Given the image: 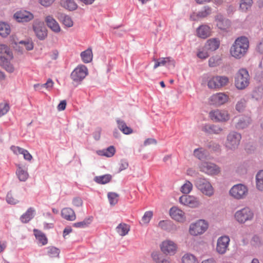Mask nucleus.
<instances>
[{
    "mask_svg": "<svg viewBox=\"0 0 263 263\" xmlns=\"http://www.w3.org/2000/svg\"><path fill=\"white\" fill-rule=\"evenodd\" d=\"M249 47L248 39L241 36L237 37L230 49L231 55L236 59H240L246 54Z\"/></svg>",
    "mask_w": 263,
    "mask_h": 263,
    "instance_id": "nucleus-1",
    "label": "nucleus"
},
{
    "mask_svg": "<svg viewBox=\"0 0 263 263\" xmlns=\"http://www.w3.org/2000/svg\"><path fill=\"white\" fill-rule=\"evenodd\" d=\"M250 83V76L246 68H241L235 77V85L239 90L245 89Z\"/></svg>",
    "mask_w": 263,
    "mask_h": 263,
    "instance_id": "nucleus-2",
    "label": "nucleus"
},
{
    "mask_svg": "<svg viewBox=\"0 0 263 263\" xmlns=\"http://www.w3.org/2000/svg\"><path fill=\"white\" fill-rule=\"evenodd\" d=\"M254 217L253 211L249 207H245L237 210L234 214L235 220L240 224L252 221Z\"/></svg>",
    "mask_w": 263,
    "mask_h": 263,
    "instance_id": "nucleus-3",
    "label": "nucleus"
},
{
    "mask_svg": "<svg viewBox=\"0 0 263 263\" xmlns=\"http://www.w3.org/2000/svg\"><path fill=\"white\" fill-rule=\"evenodd\" d=\"M195 184L196 187L204 195L211 197L214 194V189L208 179L198 178Z\"/></svg>",
    "mask_w": 263,
    "mask_h": 263,
    "instance_id": "nucleus-4",
    "label": "nucleus"
},
{
    "mask_svg": "<svg viewBox=\"0 0 263 263\" xmlns=\"http://www.w3.org/2000/svg\"><path fill=\"white\" fill-rule=\"evenodd\" d=\"M241 135L236 132H231L227 136L226 147L231 150L236 149L240 142Z\"/></svg>",
    "mask_w": 263,
    "mask_h": 263,
    "instance_id": "nucleus-5",
    "label": "nucleus"
},
{
    "mask_svg": "<svg viewBox=\"0 0 263 263\" xmlns=\"http://www.w3.org/2000/svg\"><path fill=\"white\" fill-rule=\"evenodd\" d=\"M88 74V69L86 66L80 65L78 66L72 71L71 79L76 83H80Z\"/></svg>",
    "mask_w": 263,
    "mask_h": 263,
    "instance_id": "nucleus-6",
    "label": "nucleus"
},
{
    "mask_svg": "<svg viewBox=\"0 0 263 263\" xmlns=\"http://www.w3.org/2000/svg\"><path fill=\"white\" fill-rule=\"evenodd\" d=\"M208 228V223L202 219H200L190 226V233L192 235L197 236L203 233Z\"/></svg>",
    "mask_w": 263,
    "mask_h": 263,
    "instance_id": "nucleus-7",
    "label": "nucleus"
},
{
    "mask_svg": "<svg viewBox=\"0 0 263 263\" xmlns=\"http://www.w3.org/2000/svg\"><path fill=\"white\" fill-rule=\"evenodd\" d=\"M200 171L208 175H216L220 172V168L216 164L209 162H202L199 165Z\"/></svg>",
    "mask_w": 263,
    "mask_h": 263,
    "instance_id": "nucleus-8",
    "label": "nucleus"
},
{
    "mask_svg": "<svg viewBox=\"0 0 263 263\" xmlns=\"http://www.w3.org/2000/svg\"><path fill=\"white\" fill-rule=\"evenodd\" d=\"M248 192L247 187L242 184L234 185L230 190V194L236 199H243Z\"/></svg>",
    "mask_w": 263,
    "mask_h": 263,
    "instance_id": "nucleus-9",
    "label": "nucleus"
},
{
    "mask_svg": "<svg viewBox=\"0 0 263 263\" xmlns=\"http://www.w3.org/2000/svg\"><path fill=\"white\" fill-rule=\"evenodd\" d=\"M229 82V78L226 76H216L212 78L208 83L210 88H219L226 85Z\"/></svg>",
    "mask_w": 263,
    "mask_h": 263,
    "instance_id": "nucleus-10",
    "label": "nucleus"
},
{
    "mask_svg": "<svg viewBox=\"0 0 263 263\" xmlns=\"http://www.w3.org/2000/svg\"><path fill=\"white\" fill-rule=\"evenodd\" d=\"M209 116L214 122H225L230 118L228 111L224 110H213L210 112Z\"/></svg>",
    "mask_w": 263,
    "mask_h": 263,
    "instance_id": "nucleus-11",
    "label": "nucleus"
},
{
    "mask_svg": "<svg viewBox=\"0 0 263 263\" xmlns=\"http://www.w3.org/2000/svg\"><path fill=\"white\" fill-rule=\"evenodd\" d=\"M179 202L182 204L192 208H197L200 204V202L196 197L188 195L181 196L179 198Z\"/></svg>",
    "mask_w": 263,
    "mask_h": 263,
    "instance_id": "nucleus-12",
    "label": "nucleus"
},
{
    "mask_svg": "<svg viewBox=\"0 0 263 263\" xmlns=\"http://www.w3.org/2000/svg\"><path fill=\"white\" fill-rule=\"evenodd\" d=\"M230 239L228 236L223 235L218 238L217 242L216 250L220 254H224L228 248Z\"/></svg>",
    "mask_w": 263,
    "mask_h": 263,
    "instance_id": "nucleus-13",
    "label": "nucleus"
},
{
    "mask_svg": "<svg viewBox=\"0 0 263 263\" xmlns=\"http://www.w3.org/2000/svg\"><path fill=\"white\" fill-rule=\"evenodd\" d=\"M161 251L167 255H174L177 250V245L170 240H166L162 242L161 245Z\"/></svg>",
    "mask_w": 263,
    "mask_h": 263,
    "instance_id": "nucleus-14",
    "label": "nucleus"
},
{
    "mask_svg": "<svg viewBox=\"0 0 263 263\" xmlns=\"http://www.w3.org/2000/svg\"><path fill=\"white\" fill-rule=\"evenodd\" d=\"M14 17L18 22H28L32 20L33 17V14L29 11L21 10L16 12L14 14Z\"/></svg>",
    "mask_w": 263,
    "mask_h": 263,
    "instance_id": "nucleus-15",
    "label": "nucleus"
},
{
    "mask_svg": "<svg viewBox=\"0 0 263 263\" xmlns=\"http://www.w3.org/2000/svg\"><path fill=\"white\" fill-rule=\"evenodd\" d=\"M153 60L155 62L154 69H156L159 66H165L166 64L167 66H172L173 67H174L175 66V60L170 57L160 58L158 59L154 58Z\"/></svg>",
    "mask_w": 263,
    "mask_h": 263,
    "instance_id": "nucleus-16",
    "label": "nucleus"
},
{
    "mask_svg": "<svg viewBox=\"0 0 263 263\" xmlns=\"http://www.w3.org/2000/svg\"><path fill=\"white\" fill-rule=\"evenodd\" d=\"M228 97L223 93L219 92L212 95L210 99L211 104L220 106L224 104L228 101Z\"/></svg>",
    "mask_w": 263,
    "mask_h": 263,
    "instance_id": "nucleus-17",
    "label": "nucleus"
},
{
    "mask_svg": "<svg viewBox=\"0 0 263 263\" xmlns=\"http://www.w3.org/2000/svg\"><path fill=\"white\" fill-rule=\"evenodd\" d=\"M216 25L221 30H226L230 26L229 20L225 18L221 14H218L215 17Z\"/></svg>",
    "mask_w": 263,
    "mask_h": 263,
    "instance_id": "nucleus-18",
    "label": "nucleus"
},
{
    "mask_svg": "<svg viewBox=\"0 0 263 263\" xmlns=\"http://www.w3.org/2000/svg\"><path fill=\"white\" fill-rule=\"evenodd\" d=\"M170 214L172 218L177 221H183L185 219L184 212L176 206L170 209Z\"/></svg>",
    "mask_w": 263,
    "mask_h": 263,
    "instance_id": "nucleus-19",
    "label": "nucleus"
},
{
    "mask_svg": "<svg viewBox=\"0 0 263 263\" xmlns=\"http://www.w3.org/2000/svg\"><path fill=\"white\" fill-rule=\"evenodd\" d=\"M36 37L40 40H44L47 36V29L45 26L40 24H36L33 27Z\"/></svg>",
    "mask_w": 263,
    "mask_h": 263,
    "instance_id": "nucleus-20",
    "label": "nucleus"
},
{
    "mask_svg": "<svg viewBox=\"0 0 263 263\" xmlns=\"http://www.w3.org/2000/svg\"><path fill=\"white\" fill-rule=\"evenodd\" d=\"M158 227L168 232L172 233L177 230L176 226L170 220H161L158 223Z\"/></svg>",
    "mask_w": 263,
    "mask_h": 263,
    "instance_id": "nucleus-21",
    "label": "nucleus"
},
{
    "mask_svg": "<svg viewBox=\"0 0 263 263\" xmlns=\"http://www.w3.org/2000/svg\"><path fill=\"white\" fill-rule=\"evenodd\" d=\"M45 22L47 26L54 32H59L60 27L56 20L51 15H48L45 18Z\"/></svg>",
    "mask_w": 263,
    "mask_h": 263,
    "instance_id": "nucleus-22",
    "label": "nucleus"
},
{
    "mask_svg": "<svg viewBox=\"0 0 263 263\" xmlns=\"http://www.w3.org/2000/svg\"><path fill=\"white\" fill-rule=\"evenodd\" d=\"M35 213V210L34 208L30 207L27 209L26 212L20 217V220L24 223H27L33 218Z\"/></svg>",
    "mask_w": 263,
    "mask_h": 263,
    "instance_id": "nucleus-23",
    "label": "nucleus"
},
{
    "mask_svg": "<svg viewBox=\"0 0 263 263\" xmlns=\"http://www.w3.org/2000/svg\"><path fill=\"white\" fill-rule=\"evenodd\" d=\"M220 46V41L216 38L210 39L208 40L205 45V50L213 51L217 50Z\"/></svg>",
    "mask_w": 263,
    "mask_h": 263,
    "instance_id": "nucleus-24",
    "label": "nucleus"
},
{
    "mask_svg": "<svg viewBox=\"0 0 263 263\" xmlns=\"http://www.w3.org/2000/svg\"><path fill=\"white\" fill-rule=\"evenodd\" d=\"M61 216L68 221H73L76 218L74 211L70 208H63L61 211Z\"/></svg>",
    "mask_w": 263,
    "mask_h": 263,
    "instance_id": "nucleus-25",
    "label": "nucleus"
},
{
    "mask_svg": "<svg viewBox=\"0 0 263 263\" xmlns=\"http://www.w3.org/2000/svg\"><path fill=\"white\" fill-rule=\"evenodd\" d=\"M9 58L5 55L0 56V65L9 72H12L14 71V67L10 63Z\"/></svg>",
    "mask_w": 263,
    "mask_h": 263,
    "instance_id": "nucleus-26",
    "label": "nucleus"
},
{
    "mask_svg": "<svg viewBox=\"0 0 263 263\" xmlns=\"http://www.w3.org/2000/svg\"><path fill=\"white\" fill-rule=\"evenodd\" d=\"M210 27L206 25L200 26L197 29V34L198 36L202 39H205L210 35Z\"/></svg>",
    "mask_w": 263,
    "mask_h": 263,
    "instance_id": "nucleus-27",
    "label": "nucleus"
},
{
    "mask_svg": "<svg viewBox=\"0 0 263 263\" xmlns=\"http://www.w3.org/2000/svg\"><path fill=\"white\" fill-rule=\"evenodd\" d=\"M251 119L248 116L240 117L236 124V128L238 129H242L247 127L251 123Z\"/></svg>",
    "mask_w": 263,
    "mask_h": 263,
    "instance_id": "nucleus-28",
    "label": "nucleus"
},
{
    "mask_svg": "<svg viewBox=\"0 0 263 263\" xmlns=\"http://www.w3.org/2000/svg\"><path fill=\"white\" fill-rule=\"evenodd\" d=\"M33 233L39 243L41 244L42 246H44L47 243V238L46 235L41 231L34 229L33 230Z\"/></svg>",
    "mask_w": 263,
    "mask_h": 263,
    "instance_id": "nucleus-29",
    "label": "nucleus"
},
{
    "mask_svg": "<svg viewBox=\"0 0 263 263\" xmlns=\"http://www.w3.org/2000/svg\"><path fill=\"white\" fill-rule=\"evenodd\" d=\"M80 56L82 61L84 63H89L91 62L93 58L91 48H88L85 51H82L80 54Z\"/></svg>",
    "mask_w": 263,
    "mask_h": 263,
    "instance_id": "nucleus-30",
    "label": "nucleus"
},
{
    "mask_svg": "<svg viewBox=\"0 0 263 263\" xmlns=\"http://www.w3.org/2000/svg\"><path fill=\"white\" fill-rule=\"evenodd\" d=\"M17 167L16 174L19 180L21 181H25L29 177L27 171L25 168L21 167L20 165H17Z\"/></svg>",
    "mask_w": 263,
    "mask_h": 263,
    "instance_id": "nucleus-31",
    "label": "nucleus"
},
{
    "mask_svg": "<svg viewBox=\"0 0 263 263\" xmlns=\"http://www.w3.org/2000/svg\"><path fill=\"white\" fill-rule=\"evenodd\" d=\"M222 130V128L214 125L206 124L202 127V130L208 134H218L220 133Z\"/></svg>",
    "mask_w": 263,
    "mask_h": 263,
    "instance_id": "nucleus-32",
    "label": "nucleus"
},
{
    "mask_svg": "<svg viewBox=\"0 0 263 263\" xmlns=\"http://www.w3.org/2000/svg\"><path fill=\"white\" fill-rule=\"evenodd\" d=\"M115 152V147L110 146L106 149L97 151V154L99 156L111 157L114 155Z\"/></svg>",
    "mask_w": 263,
    "mask_h": 263,
    "instance_id": "nucleus-33",
    "label": "nucleus"
},
{
    "mask_svg": "<svg viewBox=\"0 0 263 263\" xmlns=\"http://www.w3.org/2000/svg\"><path fill=\"white\" fill-rule=\"evenodd\" d=\"M112 176L110 174H105L103 175L96 176L93 180L95 182L100 184H105L108 183L111 180Z\"/></svg>",
    "mask_w": 263,
    "mask_h": 263,
    "instance_id": "nucleus-34",
    "label": "nucleus"
},
{
    "mask_svg": "<svg viewBox=\"0 0 263 263\" xmlns=\"http://www.w3.org/2000/svg\"><path fill=\"white\" fill-rule=\"evenodd\" d=\"M61 5L62 7L69 11L74 10L78 7L77 4L73 0H61Z\"/></svg>",
    "mask_w": 263,
    "mask_h": 263,
    "instance_id": "nucleus-35",
    "label": "nucleus"
},
{
    "mask_svg": "<svg viewBox=\"0 0 263 263\" xmlns=\"http://www.w3.org/2000/svg\"><path fill=\"white\" fill-rule=\"evenodd\" d=\"M129 230V226L125 223H121L116 227V231L122 236L127 235Z\"/></svg>",
    "mask_w": 263,
    "mask_h": 263,
    "instance_id": "nucleus-36",
    "label": "nucleus"
},
{
    "mask_svg": "<svg viewBox=\"0 0 263 263\" xmlns=\"http://www.w3.org/2000/svg\"><path fill=\"white\" fill-rule=\"evenodd\" d=\"M193 155L196 158L201 160L206 158L208 153L203 148L200 147L194 149Z\"/></svg>",
    "mask_w": 263,
    "mask_h": 263,
    "instance_id": "nucleus-37",
    "label": "nucleus"
},
{
    "mask_svg": "<svg viewBox=\"0 0 263 263\" xmlns=\"http://www.w3.org/2000/svg\"><path fill=\"white\" fill-rule=\"evenodd\" d=\"M117 122L118 128L123 132V134L128 135L133 133V129L130 127L127 126L124 121L118 119L117 120Z\"/></svg>",
    "mask_w": 263,
    "mask_h": 263,
    "instance_id": "nucleus-38",
    "label": "nucleus"
},
{
    "mask_svg": "<svg viewBox=\"0 0 263 263\" xmlns=\"http://www.w3.org/2000/svg\"><path fill=\"white\" fill-rule=\"evenodd\" d=\"M10 27L8 24L0 23V35L4 37H6L10 34Z\"/></svg>",
    "mask_w": 263,
    "mask_h": 263,
    "instance_id": "nucleus-39",
    "label": "nucleus"
},
{
    "mask_svg": "<svg viewBox=\"0 0 263 263\" xmlns=\"http://www.w3.org/2000/svg\"><path fill=\"white\" fill-rule=\"evenodd\" d=\"M1 55L7 56L10 59L13 58L12 52L10 49L5 44L0 45V56Z\"/></svg>",
    "mask_w": 263,
    "mask_h": 263,
    "instance_id": "nucleus-40",
    "label": "nucleus"
},
{
    "mask_svg": "<svg viewBox=\"0 0 263 263\" xmlns=\"http://www.w3.org/2000/svg\"><path fill=\"white\" fill-rule=\"evenodd\" d=\"M256 187L259 191H263V170L259 171L256 175Z\"/></svg>",
    "mask_w": 263,
    "mask_h": 263,
    "instance_id": "nucleus-41",
    "label": "nucleus"
},
{
    "mask_svg": "<svg viewBox=\"0 0 263 263\" xmlns=\"http://www.w3.org/2000/svg\"><path fill=\"white\" fill-rule=\"evenodd\" d=\"M59 18L65 26L71 27L73 26V21L69 16L65 14H61Z\"/></svg>",
    "mask_w": 263,
    "mask_h": 263,
    "instance_id": "nucleus-42",
    "label": "nucleus"
},
{
    "mask_svg": "<svg viewBox=\"0 0 263 263\" xmlns=\"http://www.w3.org/2000/svg\"><path fill=\"white\" fill-rule=\"evenodd\" d=\"M20 47L22 50L25 49L27 50H31L33 48V44L31 41L29 40H22L18 43Z\"/></svg>",
    "mask_w": 263,
    "mask_h": 263,
    "instance_id": "nucleus-43",
    "label": "nucleus"
},
{
    "mask_svg": "<svg viewBox=\"0 0 263 263\" xmlns=\"http://www.w3.org/2000/svg\"><path fill=\"white\" fill-rule=\"evenodd\" d=\"M92 217L85 218L84 220L77 222L73 224V227L78 228H85L87 227L92 222Z\"/></svg>",
    "mask_w": 263,
    "mask_h": 263,
    "instance_id": "nucleus-44",
    "label": "nucleus"
},
{
    "mask_svg": "<svg viewBox=\"0 0 263 263\" xmlns=\"http://www.w3.org/2000/svg\"><path fill=\"white\" fill-rule=\"evenodd\" d=\"M182 263H198V261L194 255L187 253L183 256Z\"/></svg>",
    "mask_w": 263,
    "mask_h": 263,
    "instance_id": "nucleus-45",
    "label": "nucleus"
},
{
    "mask_svg": "<svg viewBox=\"0 0 263 263\" xmlns=\"http://www.w3.org/2000/svg\"><path fill=\"white\" fill-rule=\"evenodd\" d=\"M59 250L54 247H50L47 248V254L50 257H55L59 256Z\"/></svg>",
    "mask_w": 263,
    "mask_h": 263,
    "instance_id": "nucleus-46",
    "label": "nucleus"
},
{
    "mask_svg": "<svg viewBox=\"0 0 263 263\" xmlns=\"http://www.w3.org/2000/svg\"><path fill=\"white\" fill-rule=\"evenodd\" d=\"M252 3V0H241L240 8L242 11H246L251 8Z\"/></svg>",
    "mask_w": 263,
    "mask_h": 263,
    "instance_id": "nucleus-47",
    "label": "nucleus"
},
{
    "mask_svg": "<svg viewBox=\"0 0 263 263\" xmlns=\"http://www.w3.org/2000/svg\"><path fill=\"white\" fill-rule=\"evenodd\" d=\"M10 109V106L7 102L0 103V118L6 115Z\"/></svg>",
    "mask_w": 263,
    "mask_h": 263,
    "instance_id": "nucleus-48",
    "label": "nucleus"
},
{
    "mask_svg": "<svg viewBox=\"0 0 263 263\" xmlns=\"http://www.w3.org/2000/svg\"><path fill=\"white\" fill-rule=\"evenodd\" d=\"M192 187L193 185L192 183L189 181H186V182L182 185L181 187V191L183 193L185 194V195H187L191 191Z\"/></svg>",
    "mask_w": 263,
    "mask_h": 263,
    "instance_id": "nucleus-49",
    "label": "nucleus"
},
{
    "mask_svg": "<svg viewBox=\"0 0 263 263\" xmlns=\"http://www.w3.org/2000/svg\"><path fill=\"white\" fill-rule=\"evenodd\" d=\"M107 197L110 205H115L118 202V195L116 193H108Z\"/></svg>",
    "mask_w": 263,
    "mask_h": 263,
    "instance_id": "nucleus-50",
    "label": "nucleus"
},
{
    "mask_svg": "<svg viewBox=\"0 0 263 263\" xmlns=\"http://www.w3.org/2000/svg\"><path fill=\"white\" fill-rule=\"evenodd\" d=\"M211 12V9L208 6H205L203 10L199 11L197 16L198 17H205L209 15Z\"/></svg>",
    "mask_w": 263,
    "mask_h": 263,
    "instance_id": "nucleus-51",
    "label": "nucleus"
},
{
    "mask_svg": "<svg viewBox=\"0 0 263 263\" xmlns=\"http://www.w3.org/2000/svg\"><path fill=\"white\" fill-rule=\"evenodd\" d=\"M246 103V100L244 98L241 99L237 102L236 104V109L239 112L243 111V110L245 108Z\"/></svg>",
    "mask_w": 263,
    "mask_h": 263,
    "instance_id": "nucleus-52",
    "label": "nucleus"
},
{
    "mask_svg": "<svg viewBox=\"0 0 263 263\" xmlns=\"http://www.w3.org/2000/svg\"><path fill=\"white\" fill-rule=\"evenodd\" d=\"M220 58L218 56L212 57L209 60V65L210 67H214L219 64Z\"/></svg>",
    "mask_w": 263,
    "mask_h": 263,
    "instance_id": "nucleus-53",
    "label": "nucleus"
},
{
    "mask_svg": "<svg viewBox=\"0 0 263 263\" xmlns=\"http://www.w3.org/2000/svg\"><path fill=\"white\" fill-rule=\"evenodd\" d=\"M53 82L51 79H49L46 83L43 84H34V86L35 87H43L44 88H46L47 89H50L53 87Z\"/></svg>",
    "mask_w": 263,
    "mask_h": 263,
    "instance_id": "nucleus-54",
    "label": "nucleus"
},
{
    "mask_svg": "<svg viewBox=\"0 0 263 263\" xmlns=\"http://www.w3.org/2000/svg\"><path fill=\"white\" fill-rule=\"evenodd\" d=\"M153 212L152 211L146 212L142 217V221L144 224H147L150 221L153 217Z\"/></svg>",
    "mask_w": 263,
    "mask_h": 263,
    "instance_id": "nucleus-55",
    "label": "nucleus"
},
{
    "mask_svg": "<svg viewBox=\"0 0 263 263\" xmlns=\"http://www.w3.org/2000/svg\"><path fill=\"white\" fill-rule=\"evenodd\" d=\"M6 200L8 204H15L18 202V200L14 198L10 192L8 193Z\"/></svg>",
    "mask_w": 263,
    "mask_h": 263,
    "instance_id": "nucleus-56",
    "label": "nucleus"
},
{
    "mask_svg": "<svg viewBox=\"0 0 263 263\" xmlns=\"http://www.w3.org/2000/svg\"><path fill=\"white\" fill-rule=\"evenodd\" d=\"M252 244L255 247H259L262 245L260 238L257 235H254L252 239Z\"/></svg>",
    "mask_w": 263,
    "mask_h": 263,
    "instance_id": "nucleus-57",
    "label": "nucleus"
},
{
    "mask_svg": "<svg viewBox=\"0 0 263 263\" xmlns=\"http://www.w3.org/2000/svg\"><path fill=\"white\" fill-rule=\"evenodd\" d=\"M11 150L15 154H23L24 152H25V149L20 147L19 146H11L10 147Z\"/></svg>",
    "mask_w": 263,
    "mask_h": 263,
    "instance_id": "nucleus-58",
    "label": "nucleus"
},
{
    "mask_svg": "<svg viewBox=\"0 0 263 263\" xmlns=\"http://www.w3.org/2000/svg\"><path fill=\"white\" fill-rule=\"evenodd\" d=\"M72 204L74 206L80 207L83 205V201L80 197H76L73 198Z\"/></svg>",
    "mask_w": 263,
    "mask_h": 263,
    "instance_id": "nucleus-59",
    "label": "nucleus"
},
{
    "mask_svg": "<svg viewBox=\"0 0 263 263\" xmlns=\"http://www.w3.org/2000/svg\"><path fill=\"white\" fill-rule=\"evenodd\" d=\"M197 56L200 59H205L209 56V54L207 50L204 49L203 50L199 51L197 53Z\"/></svg>",
    "mask_w": 263,
    "mask_h": 263,
    "instance_id": "nucleus-60",
    "label": "nucleus"
},
{
    "mask_svg": "<svg viewBox=\"0 0 263 263\" xmlns=\"http://www.w3.org/2000/svg\"><path fill=\"white\" fill-rule=\"evenodd\" d=\"M128 166V163L125 160H121L120 163L119 171L121 172L123 170L126 169Z\"/></svg>",
    "mask_w": 263,
    "mask_h": 263,
    "instance_id": "nucleus-61",
    "label": "nucleus"
},
{
    "mask_svg": "<svg viewBox=\"0 0 263 263\" xmlns=\"http://www.w3.org/2000/svg\"><path fill=\"white\" fill-rule=\"evenodd\" d=\"M55 0H39L40 4L44 7H47L50 6Z\"/></svg>",
    "mask_w": 263,
    "mask_h": 263,
    "instance_id": "nucleus-62",
    "label": "nucleus"
},
{
    "mask_svg": "<svg viewBox=\"0 0 263 263\" xmlns=\"http://www.w3.org/2000/svg\"><path fill=\"white\" fill-rule=\"evenodd\" d=\"M157 140L154 138H147L146 139L143 143L144 146H147L151 144H156Z\"/></svg>",
    "mask_w": 263,
    "mask_h": 263,
    "instance_id": "nucleus-63",
    "label": "nucleus"
},
{
    "mask_svg": "<svg viewBox=\"0 0 263 263\" xmlns=\"http://www.w3.org/2000/svg\"><path fill=\"white\" fill-rule=\"evenodd\" d=\"M152 257L153 259L157 262H161V263H168V261L166 259H163L162 260H160L159 258L158 255L157 253H153Z\"/></svg>",
    "mask_w": 263,
    "mask_h": 263,
    "instance_id": "nucleus-64",
    "label": "nucleus"
}]
</instances>
